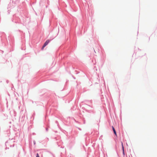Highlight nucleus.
<instances>
[{
	"mask_svg": "<svg viewBox=\"0 0 157 157\" xmlns=\"http://www.w3.org/2000/svg\"><path fill=\"white\" fill-rule=\"evenodd\" d=\"M36 157H39V154H38V153H37V154H36Z\"/></svg>",
	"mask_w": 157,
	"mask_h": 157,
	"instance_id": "20e7f679",
	"label": "nucleus"
},
{
	"mask_svg": "<svg viewBox=\"0 0 157 157\" xmlns=\"http://www.w3.org/2000/svg\"><path fill=\"white\" fill-rule=\"evenodd\" d=\"M49 42H50V40H48L46 41V42L44 44V45L43 46V47L41 48V49L42 50H43L44 48L48 44V43Z\"/></svg>",
	"mask_w": 157,
	"mask_h": 157,
	"instance_id": "f257e3e1",
	"label": "nucleus"
},
{
	"mask_svg": "<svg viewBox=\"0 0 157 157\" xmlns=\"http://www.w3.org/2000/svg\"><path fill=\"white\" fill-rule=\"evenodd\" d=\"M121 144H122V150H123V155H124V146H123V144L122 142L121 143Z\"/></svg>",
	"mask_w": 157,
	"mask_h": 157,
	"instance_id": "f03ea898",
	"label": "nucleus"
},
{
	"mask_svg": "<svg viewBox=\"0 0 157 157\" xmlns=\"http://www.w3.org/2000/svg\"><path fill=\"white\" fill-rule=\"evenodd\" d=\"M112 128H113V130L114 133L116 135H117V134H116V131L113 126H112Z\"/></svg>",
	"mask_w": 157,
	"mask_h": 157,
	"instance_id": "7ed1b4c3",
	"label": "nucleus"
}]
</instances>
